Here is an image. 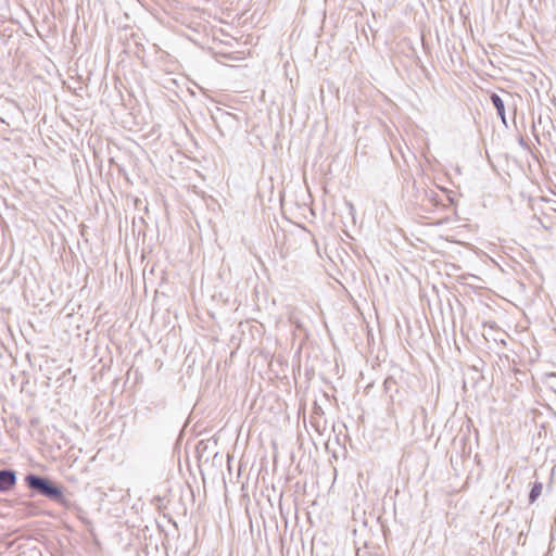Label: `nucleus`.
Segmentation results:
<instances>
[{
    "label": "nucleus",
    "instance_id": "obj_2",
    "mask_svg": "<svg viewBox=\"0 0 556 556\" xmlns=\"http://www.w3.org/2000/svg\"><path fill=\"white\" fill-rule=\"evenodd\" d=\"M16 483V472L13 469H0V492H8Z\"/></svg>",
    "mask_w": 556,
    "mask_h": 556
},
{
    "label": "nucleus",
    "instance_id": "obj_3",
    "mask_svg": "<svg viewBox=\"0 0 556 556\" xmlns=\"http://www.w3.org/2000/svg\"><path fill=\"white\" fill-rule=\"evenodd\" d=\"M490 100L495 108L497 115L501 117L504 125H506L505 104L503 99L497 93L493 92L490 96Z\"/></svg>",
    "mask_w": 556,
    "mask_h": 556
},
{
    "label": "nucleus",
    "instance_id": "obj_5",
    "mask_svg": "<svg viewBox=\"0 0 556 556\" xmlns=\"http://www.w3.org/2000/svg\"><path fill=\"white\" fill-rule=\"evenodd\" d=\"M396 384V381L394 378L392 377H388L384 382H383V386H384V389L386 391H390L394 386Z\"/></svg>",
    "mask_w": 556,
    "mask_h": 556
},
{
    "label": "nucleus",
    "instance_id": "obj_4",
    "mask_svg": "<svg viewBox=\"0 0 556 556\" xmlns=\"http://www.w3.org/2000/svg\"><path fill=\"white\" fill-rule=\"evenodd\" d=\"M542 490H543V484L541 482L536 481L533 483V485L530 490V493H529V503L530 504H533L539 498V496L542 493Z\"/></svg>",
    "mask_w": 556,
    "mask_h": 556
},
{
    "label": "nucleus",
    "instance_id": "obj_1",
    "mask_svg": "<svg viewBox=\"0 0 556 556\" xmlns=\"http://www.w3.org/2000/svg\"><path fill=\"white\" fill-rule=\"evenodd\" d=\"M24 480L26 486L34 495L45 496L64 507L70 506V501L64 496L63 488L53 482L50 478L36 473H27Z\"/></svg>",
    "mask_w": 556,
    "mask_h": 556
}]
</instances>
